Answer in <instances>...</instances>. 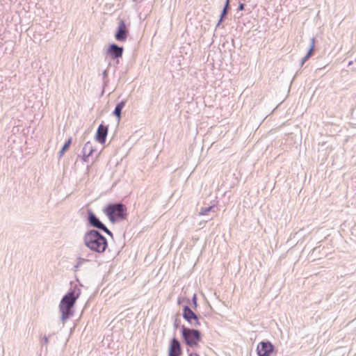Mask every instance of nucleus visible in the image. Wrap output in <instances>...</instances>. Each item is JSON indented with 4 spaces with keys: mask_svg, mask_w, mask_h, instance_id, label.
<instances>
[{
    "mask_svg": "<svg viewBox=\"0 0 356 356\" xmlns=\"http://www.w3.org/2000/svg\"><path fill=\"white\" fill-rule=\"evenodd\" d=\"M191 303L194 309L197 307V298L196 293H194L191 300Z\"/></svg>",
    "mask_w": 356,
    "mask_h": 356,
    "instance_id": "obj_20",
    "label": "nucleus"
},
{
    "mask_svg": "<svg viewBox=\"0 0 356 356\" xmlns=\"http://www.w3.org/2000/svg\"><path fill=\"white\" fill-rule=\"evenodd\" d=\"M182 354V348L180 341L173 337L170 342L168 348V356H181Z\"/></svg>",
    "mask_w": 356,
    "mask_h": 356,
    "instance_id": "obj_9",
    "label": "nucleus"
},
{
    "mask_svg": "<svg viewBox=\"0 0 356 356\" xmlns=\"http://www.w3.org/2000/svg\"><path fill=\"white\" fill-rule=\"evenodd\" d=\"M83 243L91 251L104 253L108 248L107 239L97 229L87 231L83 236Z\"/></svg>",
    "mask_w": 356,
    "mask_h": 356,
    "instance_id": "obj_1",
    "label": "nucleus"
},
{
    "mask_svg": "<svg viewBox=\"0 0 356 356\" xmlns=\"http://www.w3.org/2000/svg\"><path fill=\"white\" fill-rule=\"evenodd\" d=\"M124 51L123 47H120L115 43L111 44L107 49V54L110 55L112 59H118L122 56Z\"/></svg>",
    "mask_w": 356,
    "mask_h": 356,
    "instance_id": "obj_10",
    "label": "nucleus"
},
{
    "mask_svg": "<svg viewBox=\"0 0 356 356\" xmlns=\"http://www.w3.org/2000/svg\"><path fill=\"white\" fill-rule=\"evenodd\" d=\"M51 337V335L46 336L44 335L40 341L42 347L45 346L46 350H47V345L49 343V338Z\"/></svg>",
    "mask_w": 356,
    "mask_h": 356,
    "instance_id": "obj_18",
    "label": "nucleus"
},
{
    "mask_svg": "<svg viewBox=\"0 0 356 356\" xmlns=\"http://www.w3.org/2000/svg\"><path fill=\"white\" fill-rule=\"evenodd\" d=\"M129 35V29L122 19H119L118 26L115 33V39L119 42H124Z\"/></svg>",
    "mask_w": 356,
    "mask_h": 356,
    "instance_id": "obj_8",
    "label": "nucleus"
},
{
    "mask_svg": "<svg viewBox=\"0 0 356 356\" xmlns=\"http://www.w3.org/2000/svg\"><path fill=\"white\" fill-rule=\"evenodd\" d=\"M229 9L230 5H229L228 3H225L221 12L220 19L217 23L216 28L218 27L220 24L223 22L225 17L227 15Z\"/></svg>",
    "mask_w": 356,
    "mask_h": 356,
    "instance_id": "obj_15",
    "label": "nucleus"
},
{
    "mask_svg": "<svg viewBox=\"0 0 356 356\" xmlns=\"http://www.w3.org/2000/svg\"><path fill=\"white\" fill-rule=\"evenodd\" d=\"M182 316L191 327H197L201 325L198 315L188 305L183 307Z\"/></svg>",
    "mask_w": 356,
    "mask_h": 356,
    "instance_id": "obj_6",
    "label": "nucleus"
},
{
    "mask_svg": "<svg viewBox=\"0 0 356 356\" xmlns=\"http://www.w3.org/2000/svg\"><path fill=\"white\" fill-rule=\"evenodd\" d=\"M88 259H83L81 257H79L76 261V264L74 266V268H78L79 266H81L83 264L88 261Z\"/></svg>",
    "mask_w": 356,
    "mask_h": 356,
    "instance_id": "obj_19",
    "label": "nucleus"
},
{
    "mask_svg": "<svg viewBox=\"0 0 356 356\" xmlns=\"http://www.w3.org/2000/svg\"><path fill=\"white\" fill-rule=\"evenodd\" d=\"M103 211L112 223L124 220L127 217V207L121 202L109 203Z\"/></svg>",
    "mask_w": 356,
    "mask_h": 356,
    "instance_id": "obj_3",
    "label": "nucleus"
},
{
    "mask_svg": "<svg viewBox=\"0 0 356 356\" xmlns=\"http://www.w3.org/2000/svg\"><path fill=\"white\" fill-rule=\"evenodd\" d=\"M315 46V38H311V43L309 46V49L307 53V54L302 58L300 62V65L302 66L304 63L312 56L314 49Z\"/></svg>",
    "mask_w": 356,
    "mask_h": 356,
    "instance_id": "obj_13",
    "label": "nucleus"
},
{
    "mask_svg": "<svg viewBox=\"0 0 356 356\" xmlns=\"http://www.w3.org/2000/svg\"><path fill=\"white\" fill-rule=\"evenodd\" d=\"M72 143V138H70L68 140L64 143L63 147L60 150L58 153V159H60L65 154V152L69 149L70 145Z\"/></svg>",
    "mask_w": 356,
    "mask_h": 356,
    "instance_id": "obj_16",
    "label": "nucleus"
},
{
    "mask_svg": "<svg viewBox=\"0 0 356 356\" xmlns=\"http://www.w3.org/2000/svg\"><path fill=\"white\" fill-rule=\"evenodd\" d=\"M108 134V126L103 125L101 124L97 130L95 138L101 144H104L106 142V136Z\"/></svg>",
    "mask_w": 356,
    "mask_h": 356,
    "instance_id": "obj_11",
    "label": "nucleus"
},
{
    "mask_svg": "<svg viewBox=\"0 0 356 356\" xmlns=\"http://www.w3.org/2000/svg\"><path fill=\"white\" fill-rule=\"evenodd\" d=\"M245 8V4L242 3H239L238 10H243Z\"/></svg>",
    "mask_w": 356,
    "mask_h": 356,
    "instance_id": "obj_22",
    "label": "nucleus"
},
{
    "mask_svg": "<svg viewBox=\"0 0 356 356\" xmlns=\"http://www.w3.org/2000/svg\"><path fill=\"white\" fill-rule=\"evenodd\" d=\"M88 222L90 226L96 228L99 230L104 232L106 234L111 238L113 237V233L107 228V227L99 220V218L95 214L91 209H88Z\"/></svg>",
    "mask_w": 356,
    "mask_h": 356,
    "instance_id": "obj_5",
    "label": "nucleus"
},
{
    "mask_svg": "<svg viewBox=\"0 0 356 356\" xmlns=\"http://www.w3.org/2000/svg\"><path fill=\"white\" fill-rule=\"evenodd\" d=\"M80 294V289L75 286L73 289H71L62 298L59 304V310L61 313V321L63 322L74 315V307Z\"/></svg>",
    "mask_w": 356,
    "mask_h": 356,
    "instance_id": "obj_2",
    "label": "nucleus"
},
{
    "mask_svg": "<svg viewBox=\"0 0 356 356\" xmlns=\"http://www.w3.org/2000/svg\"><path fill=\"white\" fill-rule=\"evenodd\" d=\"M214 208V206H209L207 207H202L201 208L200 211H199V214L200 216H205L209 212L211 211Z\"/></svg>",
    "mask_w": 356,
    "mask_h": 356,
    "instance_id": "obj_17",
    "label": "nucleus"
},
{
    "mask_svg": "<svg viewBox=\"0 0 356 356\" xmlns=\"http://www.w3.org/2000/svg\"><path fill=\"white\" fill-rule=\"evenodd\" d=\"M225 3H228L229 5H230V4H229V3H230V0H226Z\"/></svg>",
    "mask_w": 356,
    "mask_h": 356,
    "instance_id": "obj_26",
    "label": "nucleus"
},
{
    "mask_svg": "<svg viewBox=\"0 0 356 356\" xmlns=\"http://www.w3.org/2000/svg\"><path fill=\"white\" fill-rule=\"evenodd\" d=\"M181 299H180V298H179V299H178V304L179 305V304H181Z\"/></svg>",
    "mask_w": 356,
    "mask_h": 356,
    "instance_id": "obj_27",
    "label": "nucleus"
},
{
    "mask_svg": "<svg viewBox=\"0 0 356 356\" xmlns=\"http://www.w3.org/2000/svg\"><path fill=\"white\" fill-rule=\"evenodd\" d=\"M125 104H126V101H124V100L121 101L120 102L118 103L115 106V108L113 112V114L115 116H116L118 118V120H120V118L121 117L122 110L124 107Z\"/></svg>",
    "mask_w": 356,
    "mask_h": 356,
    "instance_id": "obj_14",
    "label": "nucleus"
},
{
    "mask_svg": "<svg viewBox=\"0 0 356 356\" xmlns=\"http://www.w3.org/2000/svg\"><path fill=\"white\" fill-rule=\"evenodd\" d=\"M189 356H200L197 353H190Z\"/></svg>",
    "mask_w": 356,
    "mask_h": 356,
    "instance_id": "obj_24",
    "label": "nucleus"
},
{
    "mask_svg": "<svg viewBox=\"0 0 356 356\" xmlns=\"http://www.w3.org/2000/svg\"><path fill=\"white\" fill-rule=\"evenodd\" d=\"M83 156V159L84 161H86L88 158L92 155V152H94V149L92 147V144L90 142H87L82 149Z\"/></svg>",
    "mask_w": 356,
    "mask_h": 356,
    "instance_id": "obj_12",
    "label": "nucleus"
},
{
    "mask_svg": "<svg viewBox=\"0 0 356 356\" xmlns=\"http://www.w3.org/2000/svg\"><path fill=\"white\" fill-rule=\"evenodd\" d=\"M275 350V346L269 341L259 342L257 347L258 356H270Z\"/></svg>",
    "mask_w": 356,
    "mask_h": 356,
    "instance_id": "obj_7",
    "label": "nucleus"
},
{
    "mask_svg": "<svg viewBox=\"0 0 356 356\" xmlns=\"http://www.w3.org/2000/svg\"><path fill=\"white\" fill-rule=\"evenodd\" d=\"M180 321L177 318L175 319L174 322V327L177 329L179 326Z\"/></svg>",
    "mask_w": 356,
    "mask_h": 356,
    "instance_id": "obj_21",
    "label": "nucleus"
},
{
    "mask_svg": "<svg viewBox=\"0 0 356 356\" xmlns=\"http://www.w3.org/2000/svg\"><path fill=\"white\" fill-rule=\"evenodd\" d=\"M181 332L184 343L190 347L197 346L202 339L201 332L197 329L189 328L182 325Z\"/></svg>",
    "mask_w": 356,
    "mask_h": 356,
    "instance_id": "obj_4",
    "label": "nucleus"
},
{
    "mask_svg": "<svg viewBox=\"0 0 356 356\" xmlns=\"http://www.w3.org/2000/svg\"><path fill=\"white\" fill-rule=\"evenodd\" d=\"M107 76H108L107 70H104L103 72V79H105L106 77H107Z\"/></svg>",
    "mask_w": 356,
    "mask_h": 356,
    "instance_id": "obj_23",
    "label": "nucleus"
},
{
    "mask_svg": "<svg viewBox=\"0 0 356 356\" xmlns=\"http://www.w3.org/2000/svg\"><path fill=\"white\" fill-rule=\"evenodd\" d=\"M353 64V60H350V61H349V62H348V66H350V65H352Z\"/></svg>",
    "mask_w": 356,
    "mask_h": 356,
    "instance_id": "obj_25",
    "label": "nucleus"
}]
</instances>
